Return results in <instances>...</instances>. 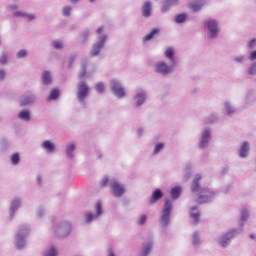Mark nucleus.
<instances>
[{
	"instance_id": "f257e3e1",
	"label": "nucleus",
	"mask_w": 256,
	"mask_h": 256,
	"mask_svg": "<svg viewBox=\"0 0 256 256\" xmlns=\"http://www.w3.org/2000/svg\"><path fill=\"white\" fill-rule=\"evenodd\" d=\"M171 209H173V204L171 203V200H166L163 207V214L161 217V223L164 225V227H167L169 225V217H171Z\"/></svg>"
},
{
	"instance_id": "f03ea898",
	"label": "nucleus",
	"mask_w": 256,
	"mask_h": 256,
	"mask_svg": "<svg viewBox=\"0 0 256 256\" xmlns=\"http://www.w3.org/2000/svg\"><path fill=\"white\" fill-rule=\"evenodd\" d=\"M110 189L112 191V195L115 197H122V195L125 193V187L118 183L117 180H112L110 182Z\"/></svg>"
},
{
	"instance_id": "7ed1b4c3",
	"label": "nucleus",
	"mask_w": 256,
	"mask_h": 256,
	"mask_svg": "<svg viewBox=\"0 0 256 256\" xmlns=\"http://www.w3.org/2000/svg\"><path fill=\"white\" fill-rule=\"evenodd\" d=\"M111 90L112 93L118 97V99H122L125 96V88L121 86V83L117 80H112L111 82Z\"/></svg>"
},
{
	"instance_id": "20e7f679",
	"label": "nucleus",
	"mask_w": 256,
	"mask_h": 256,
	"mask_svg": "<svg viewBox=\"0 0 256 256\" xmlns=\"http://www.w3.org/2000/svg\"><path fill=\"white\" fill-rule=\"evenodd\" d=\"M106 41H107V36L100 37V41L95 43L92 47V50L90 52L91 57H97V55L101 53V50L103 49Z\"/></svg>"
},
{
	"instance_id": "39448f33",
	"label": "nucleus",
	"mask_w": 256,
	"mask_h": 256,
	"mask_svg": "<svg viewBox=\"0 0 256 256\" xmlns=\"http://www.w3.org/2000/svg\"><path fill=\"white\" fill-rule=\"evenodd\" d=\"M89 95V86H87V83L80 82L78 84V99L79 101H85V97Z\"/></svg>"
},
{
	"instance_id": "423d86ee",
	"label": "nucleus",
	"mask_w": 256,
	"mask_h": 256,
	"mask_svg": "<svg viewBox=\"0 0 256 256\" xmlns=\"http://www.w3.org/2000/svg\"><path fill=\"white\" fill-rule=\"evenodd\" d=\"M213 197H215V194L209 191V189L204 188L199 192L198 203H207V201Z\"/></svg>"
},
{
	"instance_id": "0eeeda50",
	"label": "nucleus",
	"mask_w": 256,
	"mask_h": 256,
	"mask_svg": "<svg viewBox=\"0 0 256 256\" xmlns=\"http://www.w3.org/2000/svg\"><path fill=\"white\" fill-rule=\"evenodd\" d=\"M205 27L209 29L211 37H217V33H219V28L217 27V21L215 20L206 21Z\"/></svg>"
},
{
	"instance_id": "6e6552de",
	"label": "nucleus",
	"mask_w": 256,
	"mask_h": 256,
	"mask_svg": "<svg viewBox=\"0 0 256 256\" xmlns=\"http://www.w3.org/2000/svg\"><path fill=\"white\" fill-rule=\"evenodd\" d=\"M210 140H211V132L209 130H205L202 135V140L200 142V148L204 149V147H207V145H209Z\"/></svg>"
},
{
	"instance_id": "1a4fd4ad",
	"label": "nucleus",
	"mask_w": 256,
	"mask_h": 256,
	"mask_svg": "<svg viewBox=\"0 0 256 256\" xmlns=\"http://www.w3.org/2000/svg\"><path fill=\"white\" fill-rule=\"evenodd\" d=\"M233 237H235V231L228 232L221 238V241H220L221 245L223 247H227V245H229V241H231Z\"/></svg>"
},
{
	"instance_id": "9d476101",
	"label": "nucleus",
	"mask_w": 256,
	"mask_h": 256,
	"mask_svg": "<svg viewBox=\"0 0 256 256\" xmlns=\"http://www.w3.org/2000/svg\"><path fill=\"white\" fill-rule=\"evenodd\" d=\"M156 71L160 73V75H167V73H171V66L158 65Z\"/></svg>"
},
{
	"instance_id": "9b49d317",
	"label": "nucleus",
	"mask_w": 256,
	"mask_h": 256,
	"mask_svg": "<svg viewBox=\"0 0 256 256\" xmlns=\"http://www.w3.org/2000/svg\"><path fill=\"white\" fill-rule=\"evenodd\" d=\"M204 3H205V1H203V0H198V1L194 2V3H192L190 5L191 11H194V12L201 11Z\"/></svg>"
},
{
	"instance_id": "f8f14e48",
	"label": "nucleus",
	"mask_w": 256,
	"mask_h": 256,
	"mask_svg": "<svg viewBox=\"0 0 256 256\" xmlns=\"http://www.w3.org/2000/svg\"><path fill=\"white\" fill-rule=\"evenodd\" d=\"M136 101V107H141L142 103H145V92H140L134 97Z\"/></svg>"
},
{
	"instance_id": "ddd939ff",
	"label": "nucleus",
	"mask_w": 256,
	"mask_h": 256,
	"mask_svg": "<svg viewBox=\"0 0 256 256\" xmlns=\"http://www.w3.org/2000/svg\"><path fill=\"white\" fill-rule=\"evenodd\" d=\"M142 13L144 17H151V3L149 1L145 2Z\"/></svg>"
},
{
	"instance_id": "4468645a",
	"label": "nucleus",
	"mask_w": 256,
	"mask_h": 256,
	"mask_svg": "<svg viewBox=\"0 0 256 256\" xmlns=\"http://www.w3.org/2000/svg\"><path fill=\"white\" fill-rule=\"evenodd\" d=\"M43 149H47L49 153H53L55 151V144H53L51 141L46 140L42 143Z\"/></svg>"
},
{
	"instance_id": "2eb2a0df",
	"label": "nucleus",
	"mask_w": 256,
	"mask_h": 256,
	"mask_svg": "<svg viewBox=\"0 0 256 256\" xmlns=\"http://www.w3.org/2000/svg\"><path fill=\"white\" fill-rule=\"evenodd\" d=\"M249 153V142H244L240 148V157H247Z\"/></svg>"
},
{
	"instance_id": "dca6fc26",
	"label": "nucleus",
	"mask_w": 256,
	"mask_h": 256,
	"mask_svg": "<svg viewBox=\"0 0 256 256\" xmlns=\"http://www.w3.org/2000/svg\"><path fill=\"white\" fill-rule=\"evenodd\" d=\"M199 181H201V175H196L191 185V191H199Z\"/></svg>"
},
{
	"instance_id": "f3484780",
	"label": "nucleus",
	"mask_w": 256,
	"mask_h": 256,
	"mask_svg": "<svg viewBox=\"0 0 256 256\" xmlns=\"http://www.w3.org/2000/svg\"><path fill=\"white\" fill-rule=\"evenodd\" d=\"M161 197H163V192H161L159 189H156L152 193V199L150 201H151V203H155L156 201H159V199H161Z\"/></svg>"
},
{
	"instance_id": "a211bd4d",
	"label": "nucleus",
	"mask_w": 256,
	"mask_h": 256,
	"mask_svg": "<svg viewBox=\"0 0 256 256\" xmlns=\"http://www.w3.org/2000/svg\"><path fill=\"white\" fill-rule=\"evenodd\" d=\"M18 117H19V119H22V121H30L31 120V114L27 110L21 111L19 113Z\"/></svg>"
},
{
	"instance_id": "6ab92c4d",
	"label": "nucleus",
	"mask_w": 256,
	"mask_h": 256,
	"mask_svg": "<svg viewBox=\"0 0 256 256\" xmlns=\"http://www.w3.org/2000/svg\"><path fill=\"white\" fill-rule=\"evenodd\" d=\"M190 217L194 219L195 223H199V210H197V207H193L190 210Z\"/></svg>"
},
{
	"instance_id": "aec40b11",
	"label": "nucleus",
	"mask_w": 256,
	"mask_h": 256,
	"mask_svg": "<svg viewBox=\"0 0 256 256\" xmlns=\"http://www.w3.org/2000/svg\"><path fill=\"white\" fill-rule=\"evenodd\" d=\"M44 85H51V73L44 71L42 75Z\"/></svg>"
},
{
	"instance_id": "412c9836",
	"label": "nucleus",
	"mask_w": 256,
	"mask_h": 256,
	"mask_svg": "<svg viewBox=\"0 0 256 256\" xmlns=\"http://www.w3.org/2000/svg\"><path fill=\"white\" fill-rule=\"evenodd\" d=\"M159 33V28H154L152 31L144 37V41H151L155 35Z\"/></svg>"
},
{
	"instance_id": "4be33fe9",
	"label": "nucleus",
	"mask_w": 256,
	"mask_h": 256,
	"mask_svg": "<svg viewBox=\"0 0 256 256\" xmlns=\"http://www.w3.org/2000/svg\"><path fill=\"white\" fill-rule=\"evenodd\" d=\"M170 195H171L172 199H177V197H179V195H181V187L172 188Z\"/></svg>"
},
{
	"instance_id": "5701e85b",
	"label": "nucleus",
	"mask_w": 256,
	"mask_h": 256,
	"mask_svg": "<svg viewBox=\"0 0 256 256\" xmlns=\"http://www.w3.org/2000/svg\"><path fill=\"white\" fill-rule=\"evenodd\" d=\"M151 247H153V244H147L146 246H144L139 256L149 255V253L151 252Z\"/></svg>"
},
{
	"instance_id": "b1692460",
	"label": "nucleus",
	"mask_w": 256,
	"mask_h": 256,
	"mask_svg": "<svg viewBox=\"0 0 256 256\" xmlns=\"http://www.w3.org/2000/svg\"><path fill=\"white\" fill-rule=\"evenodd\" d=\"M73 151H75V144H69L67 146V157H69L70 159H73Z\"/></svg>"
},
{
	"instance_id": "393cba45",
	"label": "nucleus",
	"mask_w": 256,
	"mask_h": 256,
	"mask_svg": "<svg viewBox=\"0 0 256 256\" xmlns=\"http://www.w3.org/2000/svg\"><path fill=\"white\" fill-rule=\"evenodd\" d=\"M57 97H59V90L53 89L50 92V95L48 97V101H55V99H57Z\"/></svg>"
},
{
	"instance_id": "a878e982",
	"label": "nucleus",
	"mask_w": 256,
	"mask_h": 256,
	"mask_svg": "<svg viewBox=\"0 0 256 256\" xmlns=\"http://www.w3.org/2000/svg\"><path fill=\"white\" fill-rule=\"evenodd\" d=\"M173 55H175V51L173 50V48H168V49L165 51V56H166L168 59H171V61H173Z\"/></svg>"
},
{
	"instance_id": "bb28decb",
	"label": "nucleus",
	"mask_w": 256,
	"mask_h": 256,
	"mask_svg": "<svg viewBox=\"0 0 256 256\" xmlns=\"http://www.w3.org/2000/svg\"><path fill=\"white\" fill-rule=\"evenodd\" d=\"M20 161V157L18 153H15L11 156V163L12 165H17V163H19Z\"/></svg>"
},
{
	"instance_id": "cd10ccee",
	"label": "nucleus",
	"mask_w": 256,
	"mask_h": 256,
	"mask_svg": "<svg viewBox=\"0 0 256 256\" xmlns=\"http://www.w3.org/2000/svg\"><path fill=\"white\" fill-rule=\"evenodd\" d=\"M185 19H187L185 14H179L176 16L175 21L176 23H184Z\"/></svg>"
},
{
	"instance_id": "c85d7f7f",
	"label": "nucleus",
	"mask_w": 256,
	"mask_h": 256,
	"mask_svg": "<svg viewBox=\"0 0 256 256\" xmlns=\"http://www.w3.org/2000/svg\"><path fill=\"white\" fill-rule=\"evenodd\" d=\"M95 90L97 91V93H103V91H105V85L100 82L96 84Z\"/></svg>"
},
{
	"instance_id": "c756f323",
	"label": "nucleus",
	"mask_w": 256,
	"mask_h": 256,
	"mask_svg": "<svg viewBox=\"0 0 256 256\" xmlns=\"http://www.w3.org/2000/svg\"><path fill=\"white\" fill-rule=\"evenodd\" d=\"M62 13L64 17H69V15H71V7L69 6L64 7Z\"/></svg>"
},
{
	"instance_id": "7c9ffc66",
	"label": "nucleus",
	"mask_w": 256,
	"mask_h": 256,
	"mask_svg": "<svg viewBox=\"0 0 256 256\" xmlns=\"http://www.w3.org/2000/svg\"><path fill=\"white\" fill-rule=\"evenodd\" d=\"M18 59H23V57H27V50H20L17 53Z\"/></svg>"
},
{
	"instance_id": "2f4dec72",
	"label": "nucleus",
	"mask_w": 256,
	"mask_h": 256,
	"mask_svg": "<svg viewBox=\"0 0 256 256\" xmlns=\"http://www.w3.org/2000/svg\"><path fill=\"white\" fill-rule=\"evenodd\" d=\"M163 147H165V144L163 143H158L155 148H154V153H159V151H161V149H163Z\"/></svg>"
},
{
	"instance_id": "473e14b6",
	"label": "nucleus",
	"mask_w": 256,
	"mask_h": 256,
	"mask_svg": "<svg viewBox=\"0 0 256 256\" xmlns=\"http://www.w3.org/2000/svg\"><path fill=\"white\" fill-rule=\"evenodd\" d=\"M103 213L102 207H101V202H97L96 204V215L99 216Z\"/></svg>"
},
{
	"instance_id": "72a5a7b5",
	"label": "nucleus",
	"mask_w": 256,
	"mask_h": 256,
	"mask_svg": "<svg viewBox=\"0 0 256 256\" xmlns=\"http://www.w3.org/2000/svg\"><path fill=\"white\" fill-rule=\"evenodd\" d=\"M53 45H54L55 49H58V50L63 49V43L61 41H55L53 43Z\"/></svg>"
},
{
	"instance_id": "f704fd0d",
	"label": "nucleus",
	"mask_w": 256,
	"mask_h": 256,
	"mask_svg": "<svg viewBox=\"0 0 256 256\" xmlns=\"http://www.w3.org/2000/svg\"><path fill=\"white\" fill-rule=\"evenodd\" d=\"M171 7V1L166 2V4L162 7V13H165L168 11V9Z\"/></svg>"
},
{
	"instance_id": "c9c22d12",
	"label": "nucleus",
	"mask_w": 256,
	"mask_h": 256,
	"mask_svg": "<svg viewBox=\"0 0 256 256\" xmlns=\"http://www.w3.org/2000/svg\"><path fill=\"white\" fill-rule=\"evenodd\" d=\"M108 183H109V178L106 177L101 180L100 185L101 187H107Z\"/></svg>"
},
{
	"instance_id": "e433bc0d",
	"label": "nucleus",
	"mask_w": 256,
	"mask_h": 256,
	"mask_svg": "<svg viewBox=\"0 0 256 256\" xmlns=\"http://www.w3.org/2000/svg\"><path fill=\"white\" fill-rule=\"evenodd\" d=\"M45 256H57V250H55V248H51L50 251L45 254Z\"/></svg>"
},
{
	"instance_id": "4c0bfd02",
	"label": "nucleus",
	"mask_w": 256,
	"mask_h": 256,
	"mask_svg": "<svg viewBox=\"0 0 256 256\" xmlns=\"http://www.w3.org/2000/svg\"><path fill=\"white\" fill-rule=\"evenodd\" d=\"M85 221L86 223H91V221H93V214L91 213L86 214Z\"/></svg>"
},
{
	"instance_id": "58836bf2",
	"label": "nucleus",
	"mask_w": 256,
	"mask_h": 256,
	"mask_svg": "<svg viewBox=\"0 0 256 256\" xmlns=\"http://www.w3.org/2000/svg\"><path fill=\"white\" fill-rule=\"evenodd\" d=\"M226 111L228 115H231V113H234L235 110H233V107L229 104H226Z\"/></svg>"
},
{
	"instance_id": "ea45409f",
	"label": "nucleus",
	"mask_w": 256,
	"mask_h": 256,
	"mask_svg": "<svg viewBox=\"0 0 256 256\" xmlns=\"http://www.w3.org/2000/svg\"><path fill=\"white\" fill-rule=\"evenodd\" d=\"M145 221H147V216L142 215L139 220V225H145Z\"/></svg>"
},
{
	"instance_id": "a19ab883",
	"label": "nucleus",
	"mask_w": 256,
	"mask_h": 256,
	"mask_svg": "<svg viewBox=\"0 0 256 256\" xmlns=\"http://www.w3.org/2000/svg\"><path fill=\"white\" fill-rule=\"evenodd\" d=\"M0 63L2 65H5V63H7V55L3 54L1 57H0Z\"/></svg>"
},
{
	"instance_id": "79ce46f5",
	"label": "nucleus",
	"mask_w": 256,
	"mask_h": 256,
	"mask_svg": "<svg viewBox=\"0 0 256 256\" xmlns=\"http://www.w3.org/2000/svg\"><path fill=\"white\" fill-rule=\"evenodd\" d=\"M249 218V213L247 211H242V221H247Z\"/></svg>"
},
{
	"instance_id": "37998d69",
	"label": "nucleus",
	"mask_w": 256,
	"mask_h": 256,
	"mask_svg": "<svg viewBox=\"0 0 256 256\" xmlns=\"http://www.w3.org/2000/svg\"><path fill=\"white\" fill-rule=\"evenodd\" d=\"M250 75H256V65H253L249 71Z\"/></svg>"
},
{
	"instance_id": "c03bdc74",
	"label": "nucleus",
	"mask_w": 256,
	"mask_h": 256,
	"mask_svg": "<svg viewBox=\"0 0 256 256\" xmlns=\"http://www.w3.org/2000/svg\"><path fill=\"white\" fill-rule=\"evenodd\" d=\"M15 16H16V17H27V14H26V13H23V12H16V13H15Z\"/></svg>"
},
{
	"instance_id": "a18cd8bd",
	"label": "nucleus",
	"mask_w": 256,
	"mask_h": 256,
	"mask_svg": "<svg viewBox=\"0 0 256 256\" xmlns=\"http://www.w3.org/2000/svg\"><path fill=\"white\" fill-rule=\"evenodd\" d=\"M27 19H29V21H33V19H35V15L34 14H26Z\"/></svg>"
},
{
	"instance_id": "49530a36",
	"label": "nucleus",
	"mask_w": 256,
	"mask_h": 256,
	"mask_svg": "<svg viewBox=\"0 0 256 256\" xmlns=\"http://www.w3.org/2000/svg\"><path fill=\"white\" fill-rule=\"evenodd\" d=\"M250 59H251L252 61H255V59H256V50L251 53Z\"/></svg>"
},
{
	"instance_id": "de8ad7c7",
	"label": "nucleus",
	"mask_w": 256,
	"mask_h": 256,
	"mask_svg": "<svg viewBox=\"0 0 256 256\" xmlns=\"http://www.w3.org/2000/svg\"><path fill=\"white\" fill-rule=\"evenodd\" d=\"M5 79V71H0V81H3Z\"/></svg>"
},
{
	"instance_id": "09e8293b",
	"label": "nucleus",
	"mask_w": 256,
	"mask_h": 256,
	"mask_svg": "<svg viewBox=\"0 0 256 256\" xmlns=\"http://www.w3.org/2000/svg\"><path fill=\"white\" fill-rule=\"evenodd\" d=\"M85 75H87V72L83 70V72L79 74V79H83Z\"/></svg>"
},
{
	"instance_id": "8fccbe9b",
	"label": "nucleus",
	"mask_w": 256,
	"mask_h": 256,
	"mask_svg": "<svg viewBox=\"0 0 256 256\" xmlns=\"http://www.w3.org/2000/svg\"><path fill=\"white\" fill-rule=\"evenodd\" d=\"M256 45V39H253L250 41V47H255Z\"/></svg>"
},
{
	"instance_id": "3c124183",
	"label": "nucleus",
	"mask_w": 256,
	"mask_h": 256,
	"mask_svg": "<svg viewBox=\"0 0 256 256\" xmlns=\"http://www.w3.org/2000/svg\"><path fill=\"white\" fill-rule=\"evenodd\" d=\"M17 237L18 239H21V237H23V230H19Z\"/></svg>"
},
{
	"instance_id": "603ef678",
	"label": "nucleus",
	"mask_w": 256,
	"mask_h": 256,
	"mask_svg": "<svg viewBox=\"0 0 256 256\" xmlns=\"http://www.w3.org/2000/svg\"><path fill=\"white\" fill-rule=\"evenodd\" d=\"M97 33L100 35V33H103V27H99L98 29H97Z\"/></svg>"
},
{
	"instance_id": "864d4df0",
	"label": "nucleus",
	"mask_w": 256,
	"mask_h": 256,
	"mask_svg": "<svg viewBox=\"0 0 256 256\" xmlns=\"http://www.w3.org/2000/svg\"><path fill=\"white\" fill-rule=\"evenodd\" d=\"M109 256H115V253L113 252L112 249L109 250Z\"/></svg>"
},
{
	"instance_id": "5fc2aeb1",
	"label": "nucleus",
	"mask_w": 256,
	"mask_h": 256,
	"mask_svg": "<svg viewBox=\"0 0 256 256\" xmlns=\"http://www.w3.org/2000/svg\"><path fill=\"white\" fill-rule=\"evenodd\" d=\"M71 3H77L79 0H70Z\"/></svg>"
},
{
	"instance_id": "6e6d98bb",
	"label": "nucleus",
	"mask_w": 256,
	"mask_h": 256,
	"mask_svg": "<svg viewBox=\"0 0 256 256\" xmlns=\"http://www.w3.org/2000/svg\"><path fill=\"white\" fill-rule=\"evenodd\" d=\"M73 59H75V56H72V57H71V62H73Z\"/></svg>"
},
{
	"instance_id": "4d7b16f0",
	"label": "nucleus",
	"mask_w": 256,
	"mask_h": 256,
	"mask_svg": "<svg viewBox=\"0 0 256 256\" xmlns=\"http://www.w3.org/2000/svg\"><path fill=\"white\" fill-rule=\"evenodd\" d=\"M250 237H251V239H255V235H251Z\"/></svg>"
},
{
	"instance_id": "13d9d810",
	"label": "nucleus",
	"mask_w": 256,
	"mask_h": 256,
	"mask_svg": "<svg viewBox=\"0 0 256 256\" xmlns=\"http://www.w3.org/2000/svg\"><path fill=\"white\" fill-rule=\"evenodd\" d=\"M90 1V3H93V1H95V0H89Z\"/></svg>"
},
{
	"instance_id": "bf43d9fd",
	"label": "nucleus",
	"mask_w": 256,
	"mask_h": 256,
	"mask_svg": "<svg viewBox=\"0 0 256 256\" xmlns=\"http://www.w3.org/2000/svg\"><path fill=\"white\" fill-rule=\"evenodd\" d=\"M161 65H165V63H161Z\"/></svg>"
},
{
	"instance_id": "052dcab7",
	"label": "nucleus",
	"mask_w": 256,
	"mask_h": 256,
	"mask_svg": "<svg viewBox=\"0 0 256 256\" xmlns=\"http://www.w3.org/2000/svg\"><path fill=\"white\" fill-rule=\"evenodd\" d=\"M25 233H27V230H25Z\"/></svg>"
}]
</instances>
